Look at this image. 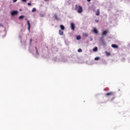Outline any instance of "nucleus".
<instances>
[{
	"label": "nucleus",
	"mask_w": 130,
	"mask_h": 130,
	"mask_svg": "<svg viewBox=\"0 0 130 130\" xmlns=\"http://www.w3.org/2000/svg\"><path fill=\"white\" fill-rule=\"evenodd\" d=\"M77 40H80V39H81V36H77Z\"/></svg>",
	"instance_id": "16"
},
{
	"label": "nucleus",
	"mask_w": 130,
	"mask_h": 130,
	"mask_svg": "<svg viewBox=\"0 0 130 130\" xmlns=\"http://www.w3.org/2000/svg\"><path fill=\"white\" fill-rule=\"evenodd\" d=\"M24 15L19 16V20H22V19H24Z\"/></svg>",
	"instance_id": "14"
},
{
	"label": "nucleus",
	"mask_w": 130,
	"mask_h": 130,
	"mask_svg": "<svg viewBox=\"0 0 130 130\" xmlns=\"http://www.w3.org/2000/svg\"><path fill=\"white\" fill-rule=\"evenodd\" d=\"M95 22H96V23H98L99 21L98 20H95Z\"/></svg>",
	"instance_id": "27"
},
{
	"label": "nucleus",
	"mask_w": 130,
	"mask_h": 130,
	"mask_svg": "<svg viewBox=\"0 0 130 130\" xmlns=\"http://www.w3.org/2000/svg\"><path fill=\"white\" fill-rule=\"evenodd\" d=\"M112 47H113V48H118V46H117L115 44H112Z\"/></svg>",
	"instance_id": "8"
},
{
	"label": "nucleus",
	"mask_w": 130,
	"mask_h": 130,
	"mask_svg": "<svg viewBox=\"0 0 130 130\" xmlns=\"http://www.w3.org/2000/svg\"><path fill=\"white\" fill-rule=\"evenodd\" d=\"M115 93L114 92L111 91L106 94L107 97H110V96H115Z\"/></svg>",
	"instance_id": "2"
},
{
	"label": "nucleus",
	"mask_w": 130,
	"mask_h": 130,
	"mask_svg": "<svg viewBox=\"0 0 130 130\" xmlns=\"http://www.w3.org/2000/svg\"><path fill=\"white\" fill-rule=\"evenodd\" d=\"M95 15H96V16H99V15H100V11L99 9H98L97 10Z\"/></svg>",
	"instance_id": "10"
},
{
	"label": "nucleus",
	"mask_w": 130,
	"mask_h": 130,
	"mask_svg": "<svg viewBox=\"0 0 130 130\" xmlns=\"http://www.w3.org/2000/svg\"><path fill=\"white\" fill-rule=\"evenodd\" d=\"M32 41H33V40L32 39H30V43H31Z\"/></svg>",
	"instance_id": "23"
},
{
	"label": "nucleus",
	"mask_w": 130,
	"mask_h": 130,
	"mask_svg": "<svg viewBox=\"0 0 130 130\" xmlns=\"http://www.w3.org/2000/svg\"><path fill=\"white\" fill-rule=\"evenodd\" d=\"M94 60H99V57H96L94 58Z\"/></svg>",
	"instance_id": "18"
},
{
	"label": "nucleus",
	"mask_w": 130,
	"mask_h": 130,
	"mask_svg": "<svg viewBox=\"0 0 130 130\" xmlns=\"http://www.w3.org/2000/svg\"><path fill=\"white\" fill-rule=\"evenodd\" d=\"M22 2H23V3H26V2H27V0H21Z\"/></svg>",
	"instance_id": "22"
},
{
	"label": "nucleus",
	"mask_w": 130,
	"mask_h": 130,
	"mask_svg": "<svg viewBox=\"0 0 130 130\" xmlns=\"http://www.w3.org/2000/svg\"><path fill=\"white\" fill-rule=\"evenodd\" d=\"M27 5L28 6H31V3H28Z\"/></svg>",
	"instance_id": "25"
},
{
	"label": "nucleus",
	"mask_w": 130,
	"mask_h": 130,
	"mask_svg": "<svg viewBox=\"0 0 130 130\" xmlns=\"http://www.w3.org/2000/svg\"><path fill=\"white\" fill-rule=\"evenodd\" d=\"M2 26V23L0 24V26Z\"/></svg>",
	"instance_id": "29"
},
{
	"label": "nucleus",
	"mask_w": 130,
	"mask_h": 130,
	"mask_svg": "<svg viewBox=\"0 0 130 130\" xmlns=\"http://www.w3.org/2000/svg\"><path fill=\"white\" fill-rule=\"evenodd\" d=\"M54 17H55V19L56 20H57V21H58V17H57V15L55 14V15H54Z\"/></svg>",
	"instance_id": "13"
},
{
	"label": "nucleus",
	"mask_w": 130,
	"mask_h": 130,
	"mask_svg": "<svg viewBox=\"0 0 130 130\" xmlns=\"http://www.w3.org/2000/svg\"><path fill=\"white\" fill-rule=\"evenodd\" d=\"M98 50V48L97 47H95L93 49V51H94V52H96V51H97Z\"/></svg>",
	"instance_id": "12"
},
{
	"label": "nucleus",
	"mask_w": 130,
	"mask_h": 130,
	"mask_svg": "<svg viewBox=\"0 0 130 130\" xmlns=\"http://www.w3.org/2000/svg\"><path fill=\"white\" fill-rule=\"evenodd\" d=\"M83 36H84L85 37H88V34H85L83 35Z\"/></svg>",
	"instance_id": "19"
},
{
	"label": "nucleus",
	"mask_w": 130,
	"mask_h": 130,
	"mask_svg": "<svg viewBox=\"0 0 130 130\" xmlns=\"http://www.w3.org/2000/svg\"><path fill=\"white\" fill-rule=\"evenodd\" d=\"M59 35H63V31H62L61 29L59 30Z\"/></svg>",
	"instance_id": "7"
},
{
	"label": "nucleus",
	"mask_w": 130,
	"mask_h": 130,
	"mask_svg": "<svg viewBox=\"0 0 130 130\" xmlns=\"http://www.w3.org/2000/svg\"><path fill=\"white\" fill-rule=\"evenodd\" d=\"M75 10L79 13L83 12V8L80 6L76 5Z\"/></svg>",
	"instance_id": "1"
},
{
	"label": "nucleus",
	"mask_w": 130,
	"mask_h": 130,
	"mask_svg": "<svg viewBox=\"0 0 130 130\" xmlns=\"http://www.w3.org/2000/svg\"><path fill=\"white\" fill-rule=\"evenodd\" d=\"M11 14L12 16L13 17H14V16H15V15H17V14H18V11H12V12H11Z\"/></svg>",
	"instance_id": "3"
},
{
	"label": "nucleus",
	"mask_w": 130,
	"mask_h": 130,
	"mask_svg": "<svg viewBox=\"0 0 130 130\" xmlns=\"http://www.w3.org/2000/svg\"><path fill=\"white\" fill-rule=\"evenodd\" d=\"M87 2H91V0H87Z\"/></svg>",
	"instance_id": "28"
},
{
	"label": "nucleus",
	"mask_w": 130,
	"mask_h": 130,
	"mask_svg": "<svg viewBox=\"0 0 130 130\" xmlns=\"http://www.w3.org/2000/svg\"><path fill=\"white\" fill-rule=\"evenodd\" d=\"M26 21H27V23L28 25V30H30V22L29 21V20H27V18L25 19Z\"/></svg>",
	"instance_id": "5"
},
{
	"label": "nucleus",
	"mask_w": 130,
	"mask_h": 130,
	"mask_svg": "<svg viewBox=\"0 0 130 130\" xmlns=\"http://www.w3.org/2000/svg\"><path fill=\"white\" fill-rule=\"evenodd\" d=\"M78 52H82V50H81V49H79L78 50Z\"/></svg>",
	"instance_id": "20"
},
{
	"label": "nucleus",
	"mask_w": 130,
	"mask_h": 130,
	"mask_svg": "<svg viewBox=\"0 0 130 130\" xmlns=\"http://www.w3.org/2000/svg\"><path fill=\"white\" fill-rule=\"evenodd\" d=\"M92 32H94L95 34H98V30L96 28H94L92 30Z\"/></svg>",
	"instance_id": "6"
},
{
	"label": "nucleus",
	"mask_w": 130,
	"mask_h": 130,
	"mask_svg": "<svg viewBox=\"0 0 130 130\" xmlns=\"http://www.w3.org/2000/svg\"><path fill=\"white\" fill-rule=\"evenodd\" d=\"M103 45L104 46H105V45H106V43H105V42H103Z\"/></svg>",
	"instance_id": "21"
},
{
	"label": "nucleus",
	"mask_w": 130,
	"mask_h": 130,
	"mask_svg": "<svg viewBox=\"0 0 130 130\" xmlns=\"http://www.w3.org/2000/svg\"><path fill=\"white\" fill-rule=\"evenodd\" d=\"M107 30H104L102 32V35H107Z\"/></svg>",
	"instance_id": "11"
},
{
	"label": "nucleus",
	"mask_w": 130,
	"mask_h": 130,
	"mask_svg": "<svg viewBox=\"0 0 130 130\" xmlns=\"http://www.w3.org/2000/svg\"><path fill=\"white\" fill-rule=\"evenodd\" d=\"M18 0H13V3H16Z\"/></svg>",
	"instance_id": "24"
},
{
	"label": "nucleus",
	"mask_w": 130,
	"mask_h": 130,
	"mask_svg": "<svg viewBox=\"0 0 130 130\" xmlns=\"http://www.w3.org/2000/svg\"><path fill=\"white\" fill-rule=\"evenodd\" d=\"M32 12H36V8H34L32 10Z\"/></svg>",
	"instance_id": "17"
},
{
	"label": "nucleus",
	"mask_w": 130,
	"mask_h": 130,
	"mask_svg": "<svg viewBox=\"0 0 130 130\" xmlns=\"http://www.w3.org/2000/svg\"><path fill=\"white\" fill-rule=\"evenodd\" d=\"M35 48H36L37 54L38 55L39 54V53H38V50H37V47H36Z\"/></svg>",
	"instance_id": "15"
},
{
	"label": "nucleus",
	"mask_w": 130,
	"mask_h": 130,
	"mask_svg": "<svg viewBox=\"0 0 130 130\" xmlns=\"http://www.w3.org/2000/svg\"><path fill=\"white\" fill-rule=\"evenodd\" d=\"M60 28L61 30H63L65 29L64 26H63V25H60Z\"/></svg>",
	"instance_id": "9"
},
{
	"label": "nucleus",
	"mask_w": 130,
	"mask_h": 130,
	"mask_svg": "<svg viewBox=\"0 0 130 130\" xmlns=\"http://www.w3.org/2000/svg\"><path fill=\"white\" fill-rule=\"evenodd\" d=\"M75 23L74 22H72L71 23V28L72 30H75Z\"/></svg>",
	"instance_id": "4"
},
{
	"label": "nucleus",
	"mask_w": 130,
	"mask_h": 130,
	"mask_svg": "<svg viewBox=\"0 0 130 130\" xmlns=\"http://www.w3.org/2000/svg\"><path fill=\"white\" fill-rule=\"evenodd\" d=\"M49 0H44L45 2H48Z\"/></svg>",
	"instance_id": "26"
}]
</instances>
